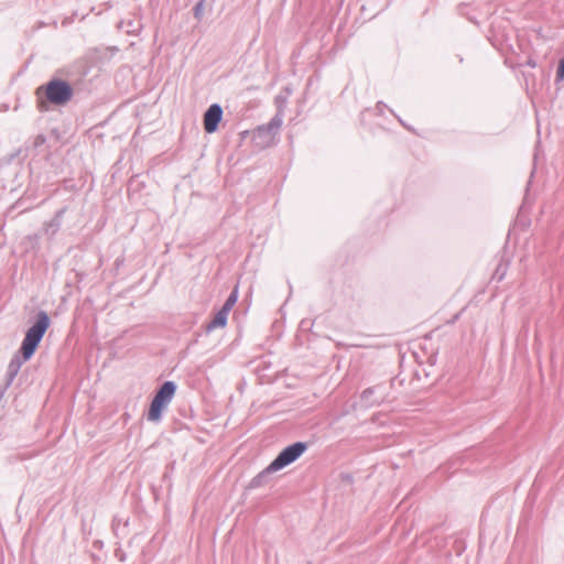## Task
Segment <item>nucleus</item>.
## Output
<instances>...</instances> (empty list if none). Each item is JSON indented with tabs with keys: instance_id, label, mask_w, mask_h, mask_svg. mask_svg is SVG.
Instances as JSON below:
<instances>
[{
	"instance_id": "f257e3e1",
	"label": "nucleus",
	"mask_w": 564,
	"mask_h": 564,
	"mask_svg": "<svg viewBox=\"0 0 564 564\" xmlns=\"http://www.w3.org/2000/svg\"><path fill=\"white\" fill-rule=\"evenodd\" d=\"M50 317L45 312H40L35 324L30 327L21 345L23 359L29 360L35 352L40 341L50 327Z\"/></svg>"
},
{
	"instance_id": "f03ea898",
	"label": "nucleus",
	"mask_w": 564,
	"mask_h": 564,
	"mask_svg": "<svg viewBox=\"0 0 564 564\" xmlns=\"http://www.w3.org/2000/svg\"><path fill=\"white\" fill-rule=\"evenodd\" d=\"M176 391V386L172 381H166L154 395L148 412V420L158 422L161 420L162 412L171 403Z\"/></svg>"
},
{
	"instance_id": "7ed1b4c3",
	"label": "nucleus",
	"mask_w": 564,
	"mask_h": 564,
	"mask_svg": "<svg viewBox=\"0 0 564 564\" xmlns=\"http://www.w3.org/2000/svg\"><path fill=\"white\" fill-rule=\"evenodd\" d=\"M42 89L43 87H40L37 94H40ZM44 89L46 98L54 105H65L73 96L70 85L64 80H51Z\"/></svg>"
},
{
	"instance_id": "20e7f679",
	"label": "nucleus",
	"mask_w": 564,
	"mask_h": 564,
	"mask_svg": "<svg viewBox=\"0 0 564 564\" xmlns=\"http://www.w3.org/2000/svg\"><path fill=\"white\" fill-rule=\"evenodd\" d=\"M305 451L303 443H294L284 448L278 457L270 464L269 469L272 471L280 470L297 459Z\"/></svg>"
},
{
	"instance_id": "39448f33",
	"label": "nucleus",
	"mask_w": 564,
	"mask_h": 564,
	"mask_svg": "<svg viewBox=\"0 0 564 564\" xmlns=\"http://www.w3.org/2000/svg\"><path fill=\"white\" fill-rule=\"evenodd\" d=\"M223 118V109L218 104L212 105L204 115V129L207 133H214Z\"/></svg>"
},
{
	"instance_id": "423d86ee",
	"label": "nucleus",
	"mask_w": 564,
	"mask_h": 564,
	"mask_svg": "<svg viewBox=\"0 0 564 564\" xmlns=\"http://www.w3.org/2000/svg\"><path fill=\"white\" fill-rule=\"evenodd\" d=\"M228 312H226L225 310H220L216 316L214 317V319L209 323V325L207 326V329L208 330H213V329H216L218 327H224L226 326L227 324V317H228Z\"/></svg>"
},
{
	"instance_id": "0eeeda50",
	"label": "nucleus",
	"mask_w": 564,
	"mask_h": 564,
	"mask_svg": "<svg viewBox=\"0 0 564 564\" xmlns=\"http://www.w3.org/2000/svg\"><path fill=\"white\" fill-rule=\"evenodd\" d=\"M237 300H238V290H237V288H235L232 293L229 295L226 303L224 304L223 310H225L226 312L229 313L231 311V308L235 306V304L237 303Z\"/></svg>"
},
{
	"instance_id": "6e6552de",
	"label": "nucleus",
	"mask_w": 564,
	"mask_h": 564,
	"mask_svg": "<svg viewBox=\"0 0 564 564\" xmlns=\"http://www.w3.org/2000/svg\"><path fill=\"white\" fill-rule=\"evenodd\" d=\"M556 75H557V79H561V80L564 79V58L560 62Z\"/></svg>"
},
{
	"instance_id": "1a4fd4ad",
	"label": "nucleus",
	"mask_w": 564,
	"mask_h": 564,
	"mask_svg": "<svg viewBox=\"0 0 564 564\" xmlns=\"http://www.w3.org/2000/svg\"><path fill=\"white\" fill-rule=\"evenodd\" d=\"M529 65L532 66V67H535V63L534 62H529Z\"/></svg>"
}]
</instances>
